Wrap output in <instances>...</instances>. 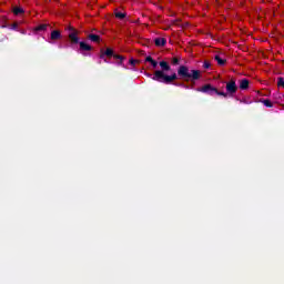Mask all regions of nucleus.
<instances>
[{
  "label": "nucleus",
  "mask_w": 284,
  "mask_h": 284,
  "mask_svg": "<svg viewBox=\"0 0 284 284\" xmlns=\"http://www.w3.org/2000/svg\"><path fill=\"white\" fill-rule=\"evenodd\" d=\"M236 90H239V87H236V81L231 80L226 83V93L219 91V89L212 87L211 84H205L199 91L210 94V97H215L216 94L217 97H224V99H227V97H234V94H236Z\"/></svg>",
  "instance_id": "nucleus-1"
},
{
  "label": "nucleus",
  "mask_w": 284,
  "mask_h": 284,
  "mask_svg": "<svg viewBox=\"0 0 284 284\" xmlns=\"http://www.w3.org/2000/svg\"><path fill=\"white\" fill-rule=\"evenodd\" d=\"M178 74H179V77H181L182 79H185L186 81H189L190 79H192L193 81L201 79V71L190 70V68H187L185 65H181L179 68Z\"/></svg>",
  "instance_id": "nucleus-2"
},
{
  "label": "nucleus",
  "mask_w": 284,
  "mask_h": 284,
  "mask_svg": "<svg viewBox=\"0 0 284 284\" xmlns=\"http://www.w3.org/2000/svg\"><path fill=\"white\" fill-rule=\"evenodd\" d=\"M153 81H160V83H172V81H176V73L165 75L163 71L158 70L154 72Z\"/></svg>",
  "instance_id": "nucleus-3"
},
{
  "label": "nucleus",
  "mask_w": 284,
  "mask_h": 284,
  "mask_svg": "<svg viewBox=\"0 0 284 284\" xmlns=\"http://www.w3.org/2000/svg\"><path fill=\"white\" fill-rule=\"evenodd\" d=\"M250 88V81L247 79H243L240 81V90H247Z\"/></svg>",
  "instance_id": "nucleus-4"
},
{
  "label": "nucleus",
  "mask_w": 284,
  "mask_h": 284,
  "mask_svg": "<svg viewBox=\"0 0 284 284\" xmlns=\"http://www.w3.org/2000/svg\"><path fill=\"white\" fill-rule=\"evenodd\" d=\"M80 50H84V51H90L92 50V47H90V44L85 43V42H80Z\"/></svg>",
  "instance_id": "nucleus-5"
},
{
  "label": "nucleus",
  "mask_w": 284,
  "mask_h": 284,
  "mask_svg": "<svg viewBox=\"0 0 284 284\" xmlns=\"http://www.w3.org/2000/svg\"><path fill=\"white\" fill-rule=\"evenodd\" d=\"M51 39L52 41H57L58 39H61V33L59 31L51 32Z\"/></svg>",
  "instance_id": "nucleus-6"
},
{
  "label": "nucleus",
  "mask_w": 284,
  "mask_h": 284,
  "mask_svg": "<svg viewBox=\"0 0 284 284\" xmlns=\"http://www.w3.org/2000/svg\"><path fill=\"white\" fill-rule=\"evenodd\" d=\"M69 39H71V41H72L73 43H79V38L77 37V33H74V32H71V33L69 34Z\"/></svg>",
  "instance_id": "nucleus-7"
},
{
  "label": "nucleus",
  "mask_w": 284,
  "mask_h": 284,
  "mask_svg": "<svg viewBox=\"0 0 284 284\" xmlns=\"http://www.w3.org/2000/svg\"><path fill=\"white\" fill-rule=\"evenodd\" d=\"M160 67L162 68V70L164 72H168V70H170V64H168V62H165V61H161Z\"/></svg>",
  "instance_id": "nucleus-8"
},
{
  "label": "nucleus",
  "mask_w": 284,
  "mask_h": 284,
  "mask_svg": "<svg viewBox=\"0 0 284 284\" xmlns=\"http://www.w3.org/2000/svg\"><path fill=\"white\" fill-rule=\"evenodd\" d=\"M89 39H90V41H93L94 43H99L101 38L97 34H89Z\"/></svg>",
  "instance_id": "nucleus-9"
},
{
  "label": "nucleus",
  "mask_w": 284,
  "mask_h": 284,
  "mask_svg": "<svg viewBox=\"0 0 284 284\" xmlns=\"http://www.w3.org/2000/svg\"><path fill=\"white\" fill-rule=\"evenodd\" d=\"M215 61H217L219 65H225V59L221 58V55H215Z\"/></svg>",
  "instance_id": "nucleus-10"
},
{
  "label": "nucleus",
  "mask_w": 284,
  "mask_h": 284,
  "mask_svg": "<svg viewBox=\"0 0 284 284\" xmlns=\"http://www.w3.org/2000/svg\"><path fill=\"white\" fill-rule=\"evenodd\" d=\"M155 45H165V40L163 38L155 39Z\"/></svg>",
  "instance_id": "nucleus-11"
},
{
  "label": "nucleus",
  "mask_w": 284,
  "mask_h": 284,
  "mask_svg": "<svg viewBox=\"0 0 284 284\" xmlns=\"http://www.w3.org/2000/svg\"><path fill=\"white\" fill-rule=\"evenodd\" d=\"M47 29H48V24H40V26H38V27L36 28V30H37L38 32H41V31L47 30Z\"/></svg>",
  "instance_id": "nucleus-12"
},
{
  "label": "nucleus",
  "mask_w": 284,
  "mask_h": 284,
  "mask_svg": "<svg viewBox=\"0 0 284 284\" xmlns=\"http://www.w3.org/2000/svg\"><path fill=\"white\" fill-rule=\"evenodd\" d=\"M22 12H23V9H21V8H19V7H16V8L13 9V14H22Z\"/></svg>",
  "instance_id": "nucleus-13"
},
{
  "label": "nucleus",
  "mask_w": 284,
  "mask_h": 284,
  "mask_svg": "<svg viewBox=\"0 0 284 284\" xmlns=\"http://www.w3.org/2000/svg\"><path fill=\"white\" fill-rule=\"evenodd\" d=\"M115 17L116 19H125V13L116 12Z\"/></svg>",
  "instance_id": "nucleus-14"
},
{
  "label": "nucleus",
  "mask_w": 284,
  "mask_h": 284,
  "mask_svg": "<svg viewBox=\"0 0 284 284\" xmlns=\"http://www.w3.org/2000/svg\"><path fill=\"white\" fill-rule=\"evenodd\" d=\"M277 85L284 88V79L283 78H278Z\"/></svg>",
  "instance_id": "nucleus-15"
},
{
  "label": "nucleus",
  "mask_w": 284,
  "mask_h": 284,
  "mask_svg": "<svg viewBox=\"0 0 284 284\" xmlns=\"http://www.w3.org/2000/svg\"><path fill=\"white\" fill-rule=\"evenodd\" d=\"M264 105L266 106V108H272V102L270 101V100H264Z\"/></svg>",
  "instance_id": "nucleus-16"
},
{
  "label": "nucleus",
  "mask_w": 284,
  "mask_h": 284,
  "mask_svg": "<svg viewBox=\"0 0 284 284\" xmlns=\"http://www.w3.org/2000/svg\"><path fill=\"white\" fill-rule=\"evenodd\" d=\"M105 54H106V57H112V54H113L112 49H106Z\"/></svg>",
  "instance_id": "nucleus-17"
},
{
  "label": "nucleus",
  "mask_w": 284,
  "mask_h": 284,
  "mask_svg": "<svg viewBox=\"0 0 284 284\" xmlns=\"http://www.w3.org/2000/svg\"><path fill=\"white\" fill-rule=\"evenodd\" d=\"M172 63H173L174 65H176V64L179 63V59L174 58L173 61H172Z\"/></svg>",
  "instance_id": "nucleus-18"
},
{
  "label": "nucleus",
  "mask_w": 284,
  "mask_h": 284,
  "mask_svg": "<svg viewBox=\"0 0 284 284\" xmlns=\"http://www.w3.org/2000/svg\"><path fill=\"white\" fill-rule=\"evenodd\" d=\"M151 64L153 65V68H156V65H159V63L156 61H152Z\"/></svg>",
  "instance_id": "nucleus-19"
},
{
  "label": "nucleus",
  "mask_w": 284,
  "mask_h": 284,
  "mask_svg": "<svg viewBox=\"0 0 284 284\" xmlns=\"http://www.w3.org/2000/svg\"><path fill=\"white\" fill-rule=\"evenodd\" d=\"M146 61H148L149 63H152V61H154V60L152 59V57H148V58H146Z\"/></svg>",
  "instance_id": "nucleus-20"
},
{
  "label": "nucleus",
  "mask_w": 284,
  "mask_h": 284,
  "mask_svg": "<svg viewBox=\"0 0 284 284\" xmlns=\"http://www.w3.org/2000/svg\"><path fill=\"white\" fill-rule=\"evenodd\" d=\"M115 59H121V60H123V58H122V57H119V55H115Z\"/></svg>",
  "instance_id": "nucleus-21"
}]
</instances>
